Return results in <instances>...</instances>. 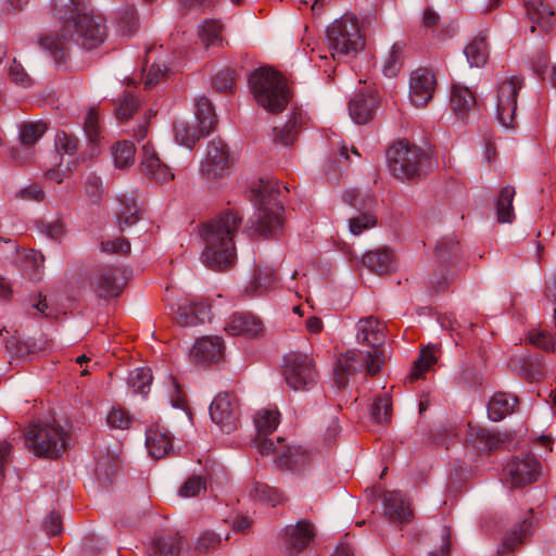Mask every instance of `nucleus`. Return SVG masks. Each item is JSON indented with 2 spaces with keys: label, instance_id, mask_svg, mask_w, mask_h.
Instances as JSON below:
<instances>
[{
  "label": "nucleus",
  "instance_id": "obj_32",
  "mask_svg": "<svg viewBox=\"0 0 556 556\" xmlns=\"http://www.w3.org/2000/svg\"><path fill=\"white\" fill-rule=\"evenodd\" d=\"M377 101L374 96L358 94L349 103V113L356 124H365L371 117Z\"/></svg>",
  "mask_w": 556,
  "mask_h": 556
},
{
  "label": "nucleus",
  "instance_id": "obj_36",
  "mask_svg": "<svg viewBox=\"0 0 556 556\" xmlns=\"http://www.w3.org/2000/svg\"><path fill=\"white\" fill-rule=\"evenodd\" d=\"M195 116L201 135H206L214 129L217 123L216 114L211 101L205 96L197 99Z\"/></svg>",
  "mask_w": 556,
  "mask_h": 556
},
{
  "label": "nucleus",
  "instance_id": "obj_19",
  "mask_svg": "<svg viewBox=\"0 0 556 556\" xmlns=\"http://www.w3.org/2000/svg\"><path fill=\"white\" fill-rule=\"evenodd\" d=\"M210 318V306L204 302L182 300L178 304L175 321L180 327L197 326Z\"/></svg>",
  "mask_w": 556,
  "mask_h": 556
},
{
  "label": "nucleus",
  "instance_id": "obj_30",
  "mask_svg": "<svg viewBox=\"0 0 556 556\" xmlns=\"http://www.w3.org/2000/svg\"><path fill=\"white\" fill-rule=\"evenodd\" d=\"M451 105L456 115L464 119L467 114L476 110V97L469 88L454 85L451 94Z\"/></svg>",
  "mask_w": 556,
  "mask_h": 556
},
{
  "label": "nucleus",
  "instance_id": "obj_21",
  "mask_svg": "<svg viewBox=\"0 0 556 556\" xmlns=\"http://www.w3.org/2000/svg\"><path fill=\"white\" fill-rule=\"evenodd\" d=\"M384 514L393 522L406 523L413 518L409 503L397 491H388L383 495Z\"/></svg>",
  "mask_w": 556,
  "mask_h": 556
},
{
  "label": "nucleus",
  "instance_id": "obj_7",
  "mask_svg": "<svg viewBox=\"0 0 556 556\" xmlns=\"http://www.w3.org/2000/svg\"><path fill=\"white\" fill-rule=\"evenodd\" d=\"M67 433L58 424L39 422L26 431V444L39 457L58 458L67 447Z\"/></svg>",
  "mask_w": 556,
  "mask_h": 556
},
{
  "label": "nucleus",
  "instance_id": "obj_9",
  "mask_svg": "<svg viewBox=\"0 0 556 556\" xmlns=\"http://www.w3.org/2000/svg\"><path fill=\"white\" fill-rule=\"evenodd\" d=\"M427 154L417 146L397 142L388 151V163L391 173L401 180L419 177Z\"/></svg>",
  "mask_w": 556,
  "mask_h": 556
},
{
  "label": "nucleus",
  "instance_id": "obj_23",
  "mask_svg": "<svg viewBox=\"0 0 556 556\" xmlns=\"http://www.w3.org/2000/svg\"><path fill=\"white\" fill-rule=\"evenodd\" d=\"M146 445L149 454L155 459L165 457L173 450L168 431L160 425L152 426L147 430Z\"/></svg>",
  "mask_w": 556,
  "mask_h": 556
},
{
  "label": "nucleus",
  "instance_id": "obj_47",
  "mask_svg": "<svg viewBox=\"0 0 556 556\" xmlns=\"http://www.w3.org/2000/svg\"><path fill=\"white\" fill-rule=\"evenodd\" d=\"M174 134L176 142L189 149H191L202 136L200 130L198 131L184 121H178L174 124Z\"/></svg>",
  "mask_w": 556,
  "mask_h": 556
},
{
  "label": "nucleus",
  "instance_id": "obj_45",
  "mask_svg": "<svg viewBox=\"0 0 556 556\" xmlns=\"http://www.w3.org/2000/svg\"><path fill=\"white\" fill-rule=\"evenodd\" d=\"M220 33L222 25L217 21L205 20L199 28V38L205 48L220 46L223 42Z\"/></svg>",
  "mask_w": 556,
  "mask_h": 556
},
{
  "label": "nucleus",
  "instance_id": "obj_53",
  "mask_svg": "<svg viewBox=\"0 0 556 556\" xmlns=\"http://www.w3.org/2000/svg\"><path fill=\"white\" fill-rule=\"evenodd\" d=\"M377 219L371 214H361L349 219V229L354 236H359L364 230L376 226Z\"/></svg>",
  "mask_w": 556,
  "mask_h": 556
},
{
  "label": "nucleus",
  "instance_id": "obj_60",
  "mask_svg": "<svg viewBox=\"0 0 556 556\" xmlns=\"http://www.w3.org/2000/svg\"><path fill=\"white\" fill-rule=\"evenodd\" d=\"M236 80V73L231 70L220 71L213 78V86L222 92L231 91Z\"/></svg>",
  "mask_w": 556,
  "mask_h": 556
},
{
  "label": "nucleus",
  "instance_id": "obj_11",
  "mask_svg": "<svg viewBox=\"0 0 556 556\" xmlns=\"http://www.w3.org/2000/svg\"><path fill=\"white\" fill-rule=\"evenodd\" d=\"M239 415L238 400L230 393H218L211 403V419L223 432L230 433L237 429Z\"/></svg>",
  "mask_w": 556,
  "mask_h": 556
},
{
  "label": "nucleus",
  "instance_id": "obj_34",
  "mask_svg": "<svg viewBox=\"0 0 556 556\" xmlns=\"http://www.w3.org/2000/svg\"><path fill=\"white\" fill-rule=\"evenodd\" d=\"M184 545L178 534L160 535L154 539L150 553L152 556H178Z\"/></svg>",
  "mask_w": 556,
  "mask_h": 556
},
{
  "label": "nucleus",
  "instance_id": "obj_12",
  "mask_svg": "<svg viewBox=\"0 0 556 556\" xmlns=\"http://www.w3.org/2000/svg\"><path fill=\"white\" fill-rule=\"evenodd\" d=\"M540 475V464L529 455L516 457L505 468V481L511 488L525 486L534 482Z\"/></svg>",
  "mask_w": 556,
  "mask_h": 556
},
{
  "label": "nucleus",
  "instance_id": "obj_42",
  "mask_svg": "<svg viewBox=\"0 0 556 556\" xmlns=\"http://www.w3.org/2000/svg\"><path fill=\"white\" fill-rule=\"evenodd\" d=\"M136 148L129 140L116 142L112 147L114 164L117 168L124 169L134 164Z\"/></svg>",
  "mask_w": 556,
  "mask_h": 556
},
{
  "label": "nucleus",
  "instance_id": "obj_41",
  "mask_svg": "<svg viewBox=\"0 0 556 556\" xmlns=\"http://www.w3.org/2000/svg\"><path fill=\"white\" fill-rule=\"evenodd\" d=\"M249 494L252 500L267 503L271 506L283 501V495L279 490L262 482H253L249 489Z\"/></svg>",
  "mask_w": 556,
  "mask_h": 556
},
{
  "label": "nucleus",
  "instance_id": "obj_14",
  "mask_svg": "<svg viewBox=\"0 0 556 556\" xmlns=\"http://www.w3.org/2000/svg\"><path fill=\"white\" fill-rule=\"evenodd\" d=\"M47 130L43 122H28L20 126L21 148H12L10 155L14 162L20 164L27 163L31 156V147L42 137Z\"/></svg>",
  "mask_w": 556,
  "mask_h": 556
},
{
  "label": "nucleus",
  "instance_id": "obj_8",
  "mask_svg": "<svg viewBox=\"0 0 556 556\" xmlns=\"http://www.w3.org/2000/svg\"><path fill=\"white\" fill-rule=\"evenodd\" d=\"M282 374L293 391H309L318 381L314 358L306 353L290 352L283 357Z\"/></svg>",
  "mask_w": 556,
  "mask_h": 556
},
{
  "label": "nucleus",
  "instance_id": "obj_50",
  "mask_svg": "<svg viewBox=\"0 0 556 556\" xmlns=\"http://www.w3.org/2000/svg\"><path fill=\"white\" fill-rule=\"evenodd\" d=\"M139 23L134 9H127L118 20V30L125 37H131L138 29Z\"/></svg>",
  "mask_w": 556,
  "mask_h": 556
},
{
  "label": "nucleus",
  "instance_id": "obj_37",
  "mask_svg": "<svg viewBox=\"0 0 556 556\" xmlns=\"http://www.w3.org/2000/svg\"><path fill=\"white\" fill-rule=\"evenodd\" d=\"M464 53L470 66H483L486 63L489 56L486 38L482 35L475 37L466 46Z\"/></svg>",
  "mask_w": 556,
  "mask_h": 556
},
{
  "label": "nucleus",
  "instance_id": "obj_43",
  "mask_svg": "<svg viewBox=\"0 0 556 556\" xmlns=\"http://www.w3.org/2000/svg\"><path fill=\"white\" fill-rule=\"evenodd\" d=\"M371 420L380 425H389L392 418V402L388 393L375 399L370 409Z\"/></svg>",
  "mask_w": 556,
  "mask_h": 556
},
{
  "label": "nucleus",
  "instance_id": "obj_64",
  "mask_svg": "<svg viewBox=\"0 0 556 556\" xmlns=\"http://www.w3.org/2000/svg\"><path fill=\"white\" fill-rule=\"evenodd\" d=\"M41 231L53 240H61L65 236V225L62 220L56 219L41 225Z\"/></svg>",
  "mask_w": 556,
  "mask_h": 556
},
{
  "label": "nucleus",
  "instance_id": "obj_3",
  "mask_svg": "<svg viewBox=\"0 0 556 556\" xmlns=\"http://www.w3.org/2000/svg\"><path fill=\"white\" fill-rule=\"evenodd\" d=\"M242 222L239 212L225 211L207 222L202 229L205 247L201 254L203 264L220 270L233 264L236 248L233 237Z\"/></svg>",
  "mask_w": 556,
  "mask_h": 556
},
{
  "label": "nucleus",
  "instance_id": "obj_10",
  "mask_svg": "<svg viewBox=\"0 0 556 556\" xmlns=\"http://www.w3.org/2000/svg\"><path fill=\"white\" fill-rule=\"evenodd\" d=\"M523 87L522 78L503 76L498 79L495 92L496 118L503 127L513 128L515 123L518 93Z\"/></svg>",
  "mask_w": 556,
  "mask_h": 556
},
{
  "label": "nucleus",
  "instance_id": "obj_2",
  "mask_svg": "<svg viewBox=\"0 0 556 556\" xmlns=\"http://www.w3.org/2000/svg\"><path fill=\"white\" fill-rule=\"evenodd\" d=\"M356 339L358 343L371 346L375 350L366 354L352 350L338 358L334 368V383L340 390L348 386L352 376L364 368L368 375H376L383 365V357L378 349L386 341L384 324L372 316L361 318L356 324Z\"/></svg>",
  "mask_w": 556,
  "mask_h": 556
},
{
  "label": "nucleus",
  "instance_id": "obj_49",
  "mask_svg": "<svg viewBox=\"0 0 556 556\" xmlns=\"http://www.w3.org/2000/svg\"><path fill=\"white\" fill-rule=\"evenodd\" d=\"M530 531V523L527 520H523L518 529L514 530L509 533L503 541L501 548L498 549L500 554L505 552L514 551L519 544L523 542L526 536Z\"/></svg>",
  "mask_w": 556,
  "mask_h": 556
},
{
  "label": "nucleus",
  "instance_id": "obj_29",
  "mask_svg": "<svg viewBox=\"0 0 556 556\" xmlns=\"http://www.w3.org/2000/svg\"><path fill=\"white\" fill-rule=\"evenodd\" d=\"M527 14L533 25L531 31L535 30V25L547 28L552 25L554 18V10L545 0H526Z\"/></svg>",
  "mask_w": 556,
  "mask_h": 556
},
{
  "label": "nucleus",
  "instance_id": "obj_40",
  "mask_svg": "<svg viewBox=\"0 0 556 556\" xmlns=\"http://www.w3.org/2000/svg\"><path fill=\"white\" fill-rule=\"evenodd\" d=\"M280 422V413L277 408L266 407L257 410L254 416V424L257 434L267 435L271 433Z\"/></svg>",
  "mask_w": 556,
  "mask_h": 556
},
{
  "label": "nucleus",
  "instance_id": "obj_24",
  "mask_svg": "<svg viewBox=\"0 0 556 556\" xmlns=\"http://www.w3.org/2000/svg\"><path fill=\"white\" fill-rule=\"evenodd\" d=\"M230 336L256 337L263 331L262 321L249 313H236L225 326Z\"/></svg>",
  "mask_w": 556,
  "mask_h": 556
},
{
  "label": "nucleus",
  "instance_id": "obj_33",
  "mask_svg": "<svg viewBox=\"0 0 556 556\" xmlns=\"http://www.w3.org/2000/svg\"><path fill=\"white\" fill-rule=\"evenodd\" d=\"M363 264L372 273L387 274L393 267V253L387 248L369 251L364 254Z\"/></svg>",
  "mask_w": 556,
  "mask_h": 556
},
{
  "label": "nucleus",
  "instance_id": "obj_52",
  "mask_svg": "<svg viewBox=\"0 0 556 556\" xmlns=\"http://www.w3.org/2000/svg\"><path fill=\"white\" fill-rule=\"evenodd\" d=\"M206 490V482L200 476L190 477L179 489L181 497H193Z\"/></svg>",
  "mask_w": 556,
  "mask_h": 556
},
{
  "label": "nucleus",
  "instance_id": "obj_18",
  "mask_svg": "<svg viewBox=\"0 0 556 556\" xmlns=\"http://www.w3.org/2000/svg\"><path fill=\"white\" fill-rule=\"evenodd\" d=\"M313 538L314 530L312 525L306 521H300L286 527L282 541L290 554H296L303 551Z\"/></svg>",
  "mask_w": 556,
  "mask_h": 556
},
{
  "label": "nucleus",
  "instance_id": "obj_6",
  "mask_svg": "<svg viewBox=\"0 0 556 556\" xmlns=\"http://www.w3.org/2000/svg\"><path fill=\"white\" fill-rule=\"evenodd\" d=\"M326 43L333 60L357 53L365 45L358 20L353 14H343L326 29Z\"/></svg>",
  "mask_w": 556,
  "mask_h": 556
},
{
  "label": "nucleus",
  "instance_id": "obj_39",
  "mask_svg": "<svg viewBox=\"0 0 556 556\" xmlns=\"http://www.w3.org/2000/svg\"><path fill=\"white\" fill-rule=\"evenodd\" d=\"M406 45L403 41H396L392 45L384 60L382 72L387 77H394L401 71L405 56Z\"/></svg>",
  "mask_w": 556,
  "mask_h": 556
},
{
  "label": "nucleus",
  "instance_id": "obj_59",
  "mask_svg": "<svg viewBox=\"0 0 556 556\" xmlns=\"http://www.w3.org/2000/svg\"><path fill=\"white\" fill-rule=\"evenodd\" d=\"M102 191L101 178L94 173L88 174L85 180V192L90 201L97 202L100 199Z\"/></svg>",
  "mask_w": 556,
  "mask_h": 556
},
{
  "label": "nucleus",
  "instance_id": "obj_61",
  "mask_svg": "<svg viewBox=\"0 0 556 556\" xmlns=\"http://www.w3.org/2000/svg\"><path fill=\"white\" fill-rule=\"evenodd\" d=\"M138 108V102L134 96L127 93L116 108V115L118 119H128Z\"/></svg>",
  "mask_w": 556,
  "mask_h": 556
},
{
  "label": "nucleus",
  "instance_id": "obj_25",
  "mask_svg": "<svg viewBox=\"0 0 556 556\" xmlns=\"http://www.w3.org/2000/svg\"><path fill=\"white\" fill-rule=\"evenodd\" d=\"M507 440V435L503 433H494L489 429L469 424L467 433V442L479 451H492L497 448Z\"/></svg>",
  "mask_w": 556,
  "mask_h": 556
},
{
  "label": "nucleus",
  "instance_id": "obj_28",
  "mask_svg": "<svg viewBox=\"0 0 556 556\" xmlns=\"http://www.w3.org/2000/svg\"><path fill=\"white\" fill-rule=\"evenodd\" d=\"M305 123V114L302 111H294L288 122L281 127L273 130V140L282 146H291L298 136L299 129Z\"/></svg>",
  "mask_w": 556,
  "mask_h": 556
},
{
  "label": "nucleus",
  "instance_id": "obj_13",
  "mask_svg": "<svg viewBox=\"0 0 556 556\" xmlns=\"http://www.w3.org/2000/svg\"><path fill=\"white\" fill-rule=\"evenodd\" d=\"M233 162L227 146L222 141H212L207 146V153L201 166L203 176L217 179L223 177Z\"/></svg>",
  "mask_w": 556,
  "mask_h": 556
},
{
  "label": "nucleus",
  "instance_id": "obj_38",
  "mask_svg": "<svg viewBox=\"0 0 556 556\" xmlns=\"http://www.w3.org/2000/svg\"><path fill=\"white\" fill-rule=\"evenodd\" d=\"M516 194L515 188L511 186L503 187L496 199V215L500 223H511L515 218L513 201Z\"/></svg>",
  "mask_w": 556,
  "mask_h": 556
},
{
  "label": "nucleus",
  "instance_id": "obj_15",
  "mask_svg": "<svg viewBox=\"0 0 556 556\" xmlns=\"http://www.w3.org/2000/svg\"><path fill=\"white\" fill-rule=\"evenodd\" d=\"M437 80L427 68H417L409 79V99L416 106H424L432 99Z\"/></svg>",
  "mask_w": 556,
  "mask_h": 556
},
{
  "label": "nucleus",
  "instance_id": "obj_31",
  "mask_svg": "<svg viewBox=\"0 0 556 556\" xmlns=\"http://www.w3.org/2000/svg\"><path fill=\"white\" fill-rule=\"evenodd\" d=\"M518 399L514 395L497 392L495 393L488 404V415L493 421H500L508 414L513 413Z\"/></svg>",
  "mask_w": 556,
  "mask_h": 556
},
{
  "label": "nucleus",
  "instance_id": "obj_35",
  "mask_svg": "<svg viewBox=\"0 0 556 556\" xmlns=\"http://www.w3.org/2000/svg\"><path fill=\"white\" fill-rule=\"evenodd\" d=\"M311 458L309 453L302 446H283L281 453L276 458V464L280 468L292 469L304 466Z\"/></svg>",
  "mask_w": 556,
  "mask_h": 556
},
{
  "label": "nucleus",
  "instance_id": "obj_44",
  "mask_svg": "<svg viewBox=\"0 0 556 556\" xmlns=\"http://www.w3.org/2000/svg\"><path fill=\"white\" fill-rule=\"evenodd\" d=\"M152 371L148 367L134 369L128 377V386L134 393L146 395L150 391Z\"/></svg>",
  "mask_w": 556,
  "mask_h": 556
},
{
  "label": "nucleus",
  "instance_id": "obj_63",
  "mask_svg": "<svg viewBox=\"0 0 556 556\" xmlns=\"http://www.w3.org/2000/svg\"><path fill=\"white\" fill-rule=\"evenodd\" d=\"M9 76L12 81L21 85L22 87H29L31 85V79L25 72L22 64L17 63L16 60H13V63L10 65Z\"/></svg>",
  "mask_w": 556,
  "mask_h": 556
},
{
  "label": "nucleus",
  "instance_id": "obj_1",
  "mask_svg": "<svg viewBox=\"0 0 556 556\" xmlns=\"http://www.w3.org/2000/svg\"><path fill=\"white\" fill-rule=\"evenodd\" d=\"M52 8L54 15L63 21L62 34L45 36L39 45L56 63L65 60L72 42L91 50L104 41L103 17L89 9L88 0H52Z\"/></svg>",
  "mask_w": 556,
  "mask_h": 556
},
{
  "label": "nucleus",
  "instance_id": "obj_27",
  "mask_svg": "<svg viewBox=\"0 0 556 556\" xmlns=\"http://www.w3.org/2000/svg\"><path fill=\"white\" fill-rule=\"evenodd\" d=\"M118 208L116 212L119 228L132 226L141 218V208L137 203L135 193H122L117 197Z\"/></svg>",
  "mask_w": 556,
  "mask_h": 556
},
{
  "label": "nucleus",
  "instance_id": "obj_48",
  "mask_svg": "<svg viewBox=\"0 0 556 556\" xmlns=\"http://www.w3.org/2000/svg\"><path fill=\"white\" fill-rule=\"evenodd\" d=\"M437 362L433 346H427L420 351L419 357L414 362L410 380H417Z\"/></svg>",
  "mask_w": 556,
  "mask_h": 556
},
{
  "label": "nucleus",
  "instance_id": "obj_58",
  "mask_svg": "<svg viewBox=\"0 0 556 556\" xmlns=\"http://www.w3.org/2000/svg\"><path fill=\"white\" fill-rule=\"evenodd\" d=\"M528 339L531 344L536 345L545 351L554 349L555 340L554 337L544 330L533 329L529 332Z\"/></svg>",
  "mask_w": 556,
  "mask_h": 556
},
{
  "label": "nucleus",
  "instance_id": "obj_16",
  "mask_svg": "<svg viewBox=\"0 0 556 556\" xmlns=\"http://www.w3.org/2000/svg\"><path fill=\"white\" fill-rule=\"evenodd\" d=\"M141 169L147 177L157 182L174 179L172 170L160 160L153 146L149 142L142 146Z\"/></svg>",
  "mask_w": 556,
  "mask_h": 556
},
{
  "label": "nucleus",
  "instance_id": "obj_57",
  "mask_svg": "<svg viewBox=\"0 0 556 556\" xmlns=\"http://www.w3.org/2000/svg\"><path fill=\"white\" fill-rule=\"evenodd\" d=\"M84 129L89 141L97 143L100 139L99 117L94 109H91L85 118Z\"/></svg>",
  "mask_w": 556,
  "mask_h": 556
},
{
  "label": "nucleus",
  "instance_id": "obj_55",
  "mask_svg": "<svg viewBox=\"0 0 556 556\" xmlns=\"http://www.w3.org/2000/svg\"><path fill=\"white\" fill-rule=\"evenodd\" d=\"M106 421L110 427L115 429H127L131 425V417L124 408H112L106 416Z\"/></svg>",
  "mask_w": 556,
  "mask_h": 556
},
{
  "label": "nucleus",
  "instance_id": "obj_5",
  "mask_svg": "<svg viewBox=\"0 0 556 556\" xmlns=\"http://www.w3.org/2000/svg\"><path fill=\"white\" fill-rule=\"evenodd\" d=\"M249 85L256 102L266 111L279 113L289 102L290 93L285 78L275 70L261 67L249 76Z\"/></svg>",
  "mask_w": 556,
  "mask_h": 556
},
{
  "label": "nucleus",
  "instance_id": "obj_20",
  "mask_svg": "<svg viewBox=\"0 0 556 556\" xmlns=\"http://www.w3.org/2000/svg\"><path fill=\"white\" fill-rule=\"evenodd\" d=\"M224 353V343L219 337H203L195 341L190 351V358L195 363L218 362Z\"/></svg>",
  "mask_w": 556,
  "mask_h": 556
},
{
  "label": "nucleus",
  "instance_id": "obj_4",
  "mask_svg": "<svg viewBox=\"0 0 556 556\" xmlns=\"http://www.w3.org/2000/svg\"><path fill=\"white\" fill-rule=\"evenodd\" d=\"M255 192L256 213L252 227L261 236L274 235L282 226L281 187L277 180H261Z\"/></svg>",
  "mask_w": 556,
  "mask_h": 556
},
{
  "label": "nucleus",
  "instance_id": "obj_62",
  "mask_svg": "<svg viewBox=\"0 0 556 556\" xmlns=\"http://www.w3.org/2000/svg\"><path fill=\"white\" fill-rule=\"evenodd\" d=\"M102 252L115 254H126L130 251V243L123 238H115L112 240H105L101 242Z\"/></svg>",
  "mask_w": 556,
  "mask_h": 556
},
{
  "label": "nucleus",
  "instance_id": "obj_22",
  "mask_svg": "<svg viewBox=\"0 0 556 556\" xmlns=\"http://www.w3.org/2000/svg\"><path fill=\"white\" fill-rule=\"evenodd\" d=\"M121 270L113 267L100 269L91 280V286L99 298L116 296L122 290L118 275Z\"/></svg>",
  "mask_w": 556,
  "mask_h": 556
},
{
  "label": "nucleus",
  "instance_id": "obj_26",
  "mask_svg": "<svg viewBox=\"0 0 556 556\" xmlns=\"http://www.w3.org/2000/svg\"><path fill=\"white\" fill-rule=\"evenodd\" d=\"M276 281V270L267 263L260 262L253 277L245 287V293L250 296L261 295L266 292Z\"/></svg>",
  "mask_w": 556,
  "mask_h": 556
},
{
  "label": "nucleus",
  "instance_id": "obj_56",
  "mask_svg": "<svg viewBox=\"0 0 556 556\" xmlns=\"http://www.w3.org/2000/svg\"><path fill=\"white\" fill-rule=\"evenodd\" d=\"M255 446L262 455L275 454L277 458L285 445L281 439H278L276 444L273 440L267 439L266 435L257 434Z\"/></svg>",
  "mask_w": 556,
  "mask_h": 556
},
{
  "label": "nucleus",
  "instance_id": "obj_51",
  "mask_svg": "<svg viewBox=\"0 0 556 556\" xmlns=\"http://www.w3.org/2000/svg\"><path fill=\"white\" fill-rule=\"evenodd\" d=\"M79 140L65 131H59L55 136V148L59 152L73 155L78 149Z\"/></svg>",
  "mask_w": 556,
  "mask_h": 556
},
{
  "label": "nucleus",
  "instance_id": "obj_46",
  "mask_svg": "<svg viewBox=\"0 0 556 556\" xmlns=\"http://www.w3.org/2000/svg\"><path fill=\"white\" fill-rule=\"evenodd\" d=\"M459 242L454 237H444L435 245V255L441 263H451L459 256Z\"/></svg>",
  "mask_w": 556,
  "mask_h": 556
},
{
  "label": "nucleus",
  "instance_id": "obj_54",
  "mask_svg": "<svg viewBox=\"0 0 556 556\" xmlns=\"http://www.w3.org/2000/svg\"><path fill=\"white\" fill-rule=\"evenodd\" d=\"M222 535L212 531H203L195 540V549L199 552H206L215 549L222 543Z\"/></svg>",
  "mask_w": 556,
  "mask_h": 556
},
{
  "label": "nucleus",
  "instance_id": "obj_17",
  "mask_svg": "<svg viewBox=\"0 0 556 556\" xmlns=\"http://www.w3.org/2000/svg\"><path fill=\"white\" fill-rule=\"evenodd\" d=\"M508 366L511 371L528 380H538L546 375L543 356L540 355H515Z\"/></svg>",
  "mask_w": 556,
  "mask_h": 556
}]
</instances>
